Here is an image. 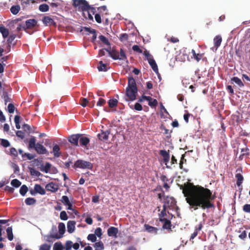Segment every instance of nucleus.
<instances>
[{"instance_id":"54","label":"nucleus","mask_w":250,"mask_h":250,"mask_svg":"<svg viewBox=\"0 0 250 250\" xmlns=\"http://www.w3.org/2000/svg\"><path fill=\"white\" fill-rule=\"evenodd\" d=\"M95 234L98 237H101L102 235V230L101 228H97L95 230Z\"/></svg>"},{"instance_id":"51","label":"nucleus","mask_w":250,"mask_h":250,"mask_svg":"<svg viewBox=\"0 0 250 250\" xmlns=\"http://www.w3.org/2000/svg\"><path fill=\"white\" fill-rule=\"evenodd\" d=\"M60 218L62 220H66L68 219L67 215L65 211H62L60 213Z\"/></svg>"},{"instance_id":"20","label":"nucleus","mask_w":250,"mask_h":250,"mask_svg":"<svg viewBox=\"0 0 250 250\" xmlns=\"http://www.w3.org/2000/svg\"><path fill=\"white\" fill-rule=\"evenodd\" d=\"M191 53L192 54L191 58L196 60L197 62H199L204 56V53H196L194 49L191 50Z\"/></svg>"},{"instance_id":"59","label":"nucleus","mask_w":250,"mask_h":250,"mask_svg":"<svg viewBox=\"0 0 250 250\" xmlns=\"http://www.w3.org/2000/svg\"><path fill=\"white\" fill-rule=\"evenodd\" d=\"M241 154L239 156V159L240 160H242L243 158V156L245 155H248V153L247 152V148H243L241 149Z\"/></svg>"},{"instance_id":"4","label":"nucleus","mask_w":250,"mask_h":250,"mask_svg":"<svg viewBox=\"0 0 250 250\" xmlns=\"http://www.w3.org/2000/svg\"><path fill=\"white\" fill-rule=\"evenodd\" d=\"M72 5L79 11L83 12L84 17L86 15V11L88 10L90 5L85 0H72Z\"/></svg>"},{"instance_id":"14","label":"nucleus","mask_w":250,"mask_h":250,"mask_svg":"<svg viewBox=\"0 0 250 250\" xmlns=\"http://www.w3.org/2000/svg\"><path fill=\"white\" fill-rule=\"evenodd\" d=\"M81 136V134H74L70 136L68 138V141L71 144L78 146V141L80 137Z\"/></svg>"},{"instance_id":"21","label":"nucleus","mask_w":250,"mask_h":250,"mask_svg":"<svg viewBox=\"0 0 250 250\" xmlns=\"http://www.w3.org/2000/svg\"><path fill=\"white\" fill-rule=\"evenodd\" d=\"M148 62L154 72L159 74L158 66L155 60L152 58H149L148 59Z\"/></svg>"},{"instance_id":"48","label":"nucleus","mask_w":250,"mask_h":250,"mask_svg":"<svg viewBox=\"0 0 250 250\" xmlns=\"http://www.w3.org/2000/svg\"><path fill=\"white\" fill-rule=\"evenodd\" d=\"M51 245L47 244H43L40 246L39 250H50Z\"/></svg>"},{"instance_id":"53","label":"nucleus","mask_w":250,"mask_h":250,"mask_svg":"<svg viewBox=\"0 0 250 250\" xmlns=\"http://www.w3.org/2000/svg\"><path fill=\"white\" fill-rule=\"evenodd\" d=\"M144 100H146V101H150L151 100V97L150 96L142 95L141 98L139 99L138 102L140 103H142L144 102Z\"/></svg>"},{"instance_id":"56","label":"nucleus","mask_w":250,"mask_h":250,"mask_svg":"<svg viewBox=\"0 0 250 250\" xmlns=\"http://www.w3.org/2000/svg\"><path fill=\"white\" fill-rule=\"evenodd\" d=\"M163 208L162 211L159 214V218H164V217L167 215L166 211H167V208H165V207H163Z\"/></svg>"},{"instance_id":"13","label":"nucleus","mask_w":250,"mask_h":250,"mask_svg":"<svg viewBox=\"0 0 250 250\" xmlns=\"http://www.w3.org/2000/svg\"><path fill=\"white\" fill-rule=\"evenodd\" d=\"M42 21L45 26L53 25L55 27L57 26L56 22L49 16H44Z\"/></svg>"},{"instance_id":"34","label":"nucleus","mask_w":250,"mask_h":250,"mask_svg":"<svg viewBox=\"0 0 250 250\" xmlns=\"http://www.w3.org/2000/svg\"><path fill=\"white\" fill-rule=\"evenodd\" d=\"M95 250H104V245L103 243L100 241L98 242H96L93 245Z\"/></svg>"},{"instance_id":"17","label":"nucleus","mask_w":250,"mask_h":250,"mask_svg":"<svg viewBox=\"0 0 250 250\" xmlns=\"http://www.w3.org/2000/svg\"><path fill=\"white\" fill-rule=\"evenodd\" d=\"M159 154L163 156L164 162L167 165V163L169 161L170 158L169 150L167 151L166 150H161L159 152Z\"/></svg>"},{"instance_id":"45","label":"nucleus","mask_w":250,"mask_h":250,"mask_svg":"<svg viewBox=\"0 0 250 250\" xmlns=\"http://www.w3.org/2000/svg\"><path fill=\"white\" fill-rule=\"evenodd\" d=\"M63 246L61 242H56L53 246V250H62Z\"/></svg>"},{"instance_id":"3","label":"nucleus","mask_w":250,"mask_h":250,"mask_svg":"<svg viewBox=\"0 0 250 250\" xmlns=\"http://www.w3.org/2000/svg\"><path fill=\"white\" fill-rule=\"evenodd\" d=\"M36 143V139L35 137H31L28 141V146L29 149H35L37 153L39 154H47L48 153V151L46 148L42 144Z\"/></svg>"},{"instance_id":"46","label":"nucleus","mask_w":250,"mask_h":250,"mask_svg":"<svg viewBox=\"0 0 250 250\" xmlns=\"http://www.w3.org/2000/svg\"><path fill=\"white\" fill-rule=\"evenodd\" d=\"M119 38L121 42L126 41L128 39V35L126 33H123L120 34Z\"/></svg>"},{"instance_id":"47","label":"nucleus","mask_w":250,"mask_h":250,"mask_svg":"<svg viewBox=\"0 0 250 250\" xmlns=\"http://www.w3.org/2000/svg\"><path fill=\"white\" fill-rule=\"evenodd\" d=\"M0 144L4 147H7L10 146L9 142L7 140L4 139H1Z\"/></svg>"},{"instance_id":"52","label":"nucleus","mask_w":250,"mask_h":250,"mask_svg":"<svg viewBox=\"0 0 250 250\" xmlns=\"http://www.w3.org/2000/svg\"><path fill=\"white\" fill-rule=\"evenodd\" d=\"M15 108V107L13 104L10 103L8 105L7 109H8V111L9 113H14Z\"/></svg>"},{"instance_id":"11","label":"nucleus","mask_w":250,"mask_h":250,"mask_svg":"<svg viewBox=\"0 0 250 250\" xmlns=\"http://www.w3.org/2000/svg\"><path fill=\"white\" fill-rule=\"evenodd\" d=\"M96 12V8L91 5L87 11H86V15L84 16V18L90 21H93V15L95 14Z\"/></svg>"},{"instance_id":"62","label":"nucleus","mask_w":250,"mask_h":250,"mask_svg":"<svg viewBox=\"0 0 250 250\" xmlns=\"http://www.w3.org/2000/svg\"><path fill=\"white\" fill-rule=\"evenodd\" d=\"M11 155L17 157L18 156V152L16 149L14 147H11L10 150Z\"/></svg>"},{"instance_id":"32","label":"nucleus","mask_w":250,"mask_h":250,"mask_svg":"<svg viewBox=\"0 0 250 250\" xmlns=\"http://www.w3.org/2000/svg\"><path fill=\"white\" fill-rule=\"evenodd\" d=\"M17 35L15 34H12L8 37L7 42L8 44V47H9V51H10L11 46L12 43V42L15 39Z\"/></svg>"},{"instance_id":"7","label":"nucleus","mask_w":250,"mask_h":250,"mask_svg":"<svg viewBox=\"0 0 250 250\" xmlns=\"http://www.w3.org/2000/svg\"><path fill=\"white\" fill-rule=\"evenodd\" d=\"M11 92V88L9 86H6L5 88L3 89L2 95L1 96L3 99L5 104L7 103L12 102V99L10 98V94L9 93Z\"/></svg>"},{"instance_id":"38","label":"nucleus","mask_w":250,"mask_h":250,"mask_svg":"<svg viewBox=\"0 0 250 250\" xmlns=\"http://www.w3.org/2000/svg\"><path fill=\"white\" fill-rule=\"evenodd\" d=\"M49 7L48 5L44 3L40 5L39 7L40 11L42 12H45L49 10Z\"/></svg>"},{"instance_id":"29","label":"nucleus","mask_w":250,"mask_h":250,"mask_svg":"<svg viewBox=\"0 0 250 250\" xmlns=\"http://www.w3.org/2000/svg\"><path fill=\"white\" fill-rule=\"evenodd\" d=\"M34 188L37 193L41 195H44L45 194V189L39 184H35Z\"/></svg>"},{"instance_id":"23","label":"nucleus","mask_w":250,"mask_h":250,"mask_svg":"<svg viewBox=\"0 0 250 250\" xmlns=\"http://www.w3.org/2000/svg\"><path fill=\"white\" fill-rule=\"evenodd\" d=\"M52 153L53 154L54 157L58 158L60 156L61 152L58 145L56 144L53 146Z\"/></svg>"},{"instance_id":"30","label":"nucleus","mask_w":250,"mask_h":250,"mask_svg":"<svg viewBox=\"0 0 250 250\" xmlns=\"http://www.w3.org/2000/svg\"><path fill=\"white\" fill-rule=\"evenodd\" d=\"M97 68L99 71H107L108 68L107 65L104 63L103 61H100L99 62V65L97 66Z\"/></svg>"},{"instance_id":"49","label":"nucleus","mask_w":250,"mask_h":250,"mask_svg":"<svg viewBox=\"0 0 250 250\" xmlns=\"http://www.w3.org/2000/svg\"><path fill=\"white\" fill-rule=\"evenodd\" d=\"M61 201L65 206L70 203L68 197L67 196L65 195L62 196Z\"/></svg>"},{"instance_id":"8","label":"nucleus","mask_w":250,"mask_h":250,"mask_svg":"<svg viewBox=\"0 0 250 250\" xmlns=\"http://www.w3.org/2000/svg\"><path fill=\"white\" fill-rule=\"evenodd\" d=\"M176 202L172 197L167 196L164 198V205L163 207L168 208H173L176 205Z\"/></svg>"},{"instance_id":"16","label":"nucleus","mask_w":250,"mask_h":250,"mask_svg":"<svg viewBox=\"0 0 250 250\" xmlns=\"http://www.w3.org/2000/svg\"><path fill=\"white\" fill-rule=\"evenodd\" d=\"M110 133V131L109 130H106L105 131H102L101 133L98 134V138L100 141H107L108 139V136Z\"/></svg>"},{"instance_id":"9","label":"nucleus","mask_w":250,"mask_h":250,"mask_svg":"<svg viewBox=\"0 0 250 250\" xmlns=\"http://www.w3.org/2000/svg\"><path fill=\"white\" fill-rule=\"evenodd\" d=\"M59 232L60 235L57 234L52 235L50 237L54 238L56 239H60L62 237L63 234L64 233L65 231V226L63 223H60L58 226Z\"/></svg>"},{"instance_id":"61","label":"nucleus","mask_w":250,"mask_h":250,"mask_svg":"<svg viewBox=\"0 0 250 250\" xmlns=\"http://www.w3.org/2000/svg\"><path fill=\"white\" fill-rule=\"evenodd\" d=\"M16 135L21 138V139H23L24 138V134L23 132L21 130H18L16 132Z\"/></svg>"},{"instance_id":"57","label":"nucleus","mask_w":250,"mask_h":250,"mask_svg":"<svg viewBox=\"0 0 250 250\" xmlns=\"http://www.w3.org/2000/svg\"><path fill=\"white\" fill-rule=\"evenodd\" d=\"M72 242L71 241H67L65 243V250H70L72 247Z\"/></svg>"},{"instance_id":"36","label":"nucleus","mask_w":250,"mask_h":250,"mask_svg":"<svg viewBox=\"0 0 250 250\" xmlns=\"http://www.w3.org/2000/svg\"><path fill=\"white\" fill-rule=\"evenodd\" d=\"M6 233L9 240L12 241L13 239V234L12 232V228L11 227H8L6 229Z\"/></svg>"},{"instance_id":"37","label":"nucleus","mask_w":250,"mask_h":250,"mask_svg":"<svg viewBox=\"0 0 250 250\" xmlns=\"http://www.w3.org/2000/svg\"><path fill=\"white\" fill-rule=\"evenodd\" d=\"M20 9H21V7H20V5H14V6H12L11 7L10 11L13 14L16 15L19 13Z\"/></svg>"},{"instance_id":"58","label":"nucleus","mask_w":250,"mask_h":250,"mask_svg":"<svg viewBox=\"0 0 250 250\" xmlns=\"http://www.w3.org/2000/svg\"><path fill=\"white\" fill-rule=\"evenodd\" d=\"M30 172L32 175H35L37 177L41 175V173L39 171L33 168L31 170Z\"/></svg>"},{"instance_id":"40","label":"nucleus","mask_w":250,"mask_h":250,"mask_svg":"<svg viewBox=\"0 0 250 250\" xmlns=\"http://www.w3.org/2000/svg\"><path fill=\"white\" fill-rule=\"evenodd\" d=\"M25 203L27 205H32L36 203V200L33 198L28 197L25 199Z\"/></svg>"},{"instance_id":"12","label":"nucleus","mask_w":250,"mask_h":250,"mask_svg":"<svg viewBox=\"0 0 250 250\" xmlns=\"http://www.w3.org/2000/svg\"><path fill=\"white\" fill-rule=\"evenodd\" d=\"M38 22L35 19H29L25 21L26 30L29 29H33L38 24Z\"/></svg>"},{"instance_id":"35","label":"nucleus","mask_w":250,"mask_h":250,"mask_svg":"<svg viewBox=\"0 0 250 250\" xmlns=\"http://www.w3.org/2000/svg\"><path fill=\"white\" fill-rule=\"evenodd\" d=\"M118 103V101L116 99H110L108 102L109 107L110 108L116 107L117 106Z\"/></svg>"},{"instance_id":"60","label":"nucleus","mask_w":250,"mask_h":250,"mask_svg":"<svg viewBox=\"0 0 250 250\" xmlns=\"http://www.w3.org/2000/svg\"><path fill=\"white\" fill-rule=\"evenodd\" d=\"M243 209L245 212L250 213V204H245L244 205Z\"/></svg>"},{"instance_id":"33","label":"nucleus","mask_w":250,"mask_h":250,"mask_svg":"<svg viewBox=\"0 0 250 250\" xmlns=\"http://www.w3.org/2000/svg\"><path fill=\"white\" fill-rule=\"evenodd\" d=\"M80 143L81 146H86L89 143V139L86 137H83L81 135L79 139Z\"/></svg>"},{"instance_id":"39","label":"nucleus","mask_w":250,"mask_h":250,"mask_svg":"<svg viewBox=\"0 0 250 250\" xmlns=\"http://www.w3.org/2000/svg\"><path fill=\"white\" fill-rule=\"evenodd\" d=\"M99 38L100 39V40L104 44L106 45H108V46H110V43L108 41V40L107 39V38H106L105 36H103V35H100L99 37Z\"/></svg>"},{"instance_id":"43","label":"nucleus","mask_w":250,"mask_h":250,"mask_svg":"<svg viewBox=\"0 0 250 250\" xmlns=\"http://www.w3.org/2000/svg\"><path fill=\"white\" fill-rule=\"evenodd\" d=\"M148 102V105L151 107H155L158 104V101L156 99L151 98V100L147 101Z\"/></svg>"},{"instance_id":"24","label":"nucleus","mask_w":250,"mask_h":250,"mask_svg":"<svg viewBox=\"0 0 250 250\" xmlns=\"http://www.w3.org/2000/svg\"><path fill=\"white\" fill-rule=\"evenodd\" d=\"M230 83L233 84L236 83L239 87H242L244 86V83L239 78L237 77H234L230 80Z\"/></svg>"},{"instance_id":"41","label":"nucleus","mask_w":250,"mask_h":250,"mask_svg":"<svg viewBox=\"0 0 250 250\" xmlns=\"http://www.w3.org/2000/svg\"><path fill=\"white\" fill-rule=\"evenodd\" d=\"M27 191H28L27 187L25 185H23L22 186H21V187L20 188V193L22 196H24L25 195V194L26 193V192H27Z\"/></svg>"},{"instance_id":"50","label":"nucleus","mask_w":250,"mask_h":250,"mask_svg":"<svg viewBox=\"0 0 250 250\" xmlns=\"http://www.w3.org/2000/svg\"><path fill=\"white\" fill-rule=\"evenodd\" d=\"M87 239L92 242H95L97 240L96 236L95 234H89L87 237Z\"/></svg>"},{"instance_id":"28","label":"nucleus","mask_w":250,"mask_h":250,"mask_svg":"<svg viewBox=\"0 0 250 250\" xmlns=\"http://www.w3.org/2000/svg\"><path fill=\"white\" fill-rule=\"evenodd\" d=\"M51 164L49 162H46L44 166L42 165L40 169L42 171L47 173L51 169Z\"/></svg>"},{"instance_id":"2","label":"nucleus","mask_w":250,"mask_h":250,"mask_svg":"<svg viewBox=\"0 0 250 250\" xmlns=\"http://www.w3.org/2000/svg\"><path fill=\"white\" fill-rule=\"evenodd\" d=\"M138 88L135 79L132 77L128 78L127 86L126 88L125 96L127 97L126 101H134L136 99Z\"/></svg>"},{"instance_id":"31","label":"nucleus","mask_w":250,"mask_h":250,"mask_svg":"<svg viewBox=\"0 0 250 250\" xmlns=\"http://www.w3.org/2000/svg\"><path fill=\"white\" fill-rule=\"evenodd\" d=\"M235 177L237 179L236 185L238 187L241 186L244 180L243 176L241 173H237L235 175Z\"/></svg>"},{"instance_id":"6","label":"nucleus","mask_w":250,"mask_h":250,"mask_svg":"<svg viewBox=\"0 0 250 250\" xmlns=\"http://www.w3.org/2000/svg\"><path fill=\"white\" fill-rule=\"evenodd\" d=\"M74 167H75L83 169L87 168L89 169H92L93 168V164L89 162L82 160H79L75 162Z\"/></svg>"},{"instance_id":"42","label":"nucleus","mask_w":250,"mask_h":250,"mask_svg":"<svg viewBox=\"0 0 250 250\" xmlns=\"http://www.w3.org/2000/svg\"><path fill=\"white\" fill-rule=\"evenodd\" d=\"M21 182L18 179H15L11 181V185L15 188H18L21 185Z\"/></svg>"},{"instance_id":"10","label":"nucleus","mask_w":250,"mask_h":250,"mask_svg":"<svg viewBox=\"0 0 250 250\" xmlns=\"http://www.w3.org/2000/svg\"><path fill=\"white\" fill-rule=\"evenodd\" d=\"M159 221L161 222L164 223L163 225L162 226L163 229H167L168 232H170L172 231L171 229L172 225L169 220H168L167 218H159Z\"/></svg>"},{"instance_id":"55","label":"nucleus","mask_w":250,"mask_h":250,"mask_svg":"<svg viewBox=\"0 0 250 250\" xmlns=\"http://www.w3.org/2000/svg\"><path fill=\"white\" fill-rule=\"evenodd\" d=\"M132 50L135 52H136L140 53V54L143 53V50L141 49H140L139 46L137 45H134L132 46Z\"/></svg>"},{"instance_id":"18","label":"nucleus","mask_w":250,"mask_h":250,"mask_svg":"<svg viewBox=\"0 0 250 250\" xmlns=\"http://www.w3.org/2000/svg\"><path fill=\"white\" fill-rule=\"evenodd\" d=\"M118 233V229L117 228L111 227L107 230V234L110 237L116 238L117 237Z\"/></svg>"},{"instance_id":"1","label":"nucleus","mask_w":250,"mask_h":250,"mask_svg":"<svg viewBox=\"0 0 250 250\" xmlns=\"http://www.w3.org/2000/svg\"><path fill=\"white\" fill-rule=\"evenodd\" d=\"M180 188L190 208L194 210L199 208L205 210L214 207L215 197L208 188L189 182L181 185Z\"/></svg>"},{"instance_id":"63","label":"nucleus","mask_w":250,"mask_h":250,"mask_svg":"<svg viewBox=\"0 0 250 250\" xmlns=\"http://www.w3.org/2000/svg\"><path fill=\"white\" fill-rule=\"evenodd\" d=\"M106 103V101L104 99L100 98L98 102L97 103V106L104 105Z\"/></svg>"},{"instance_id":"22","label":"nucleus","mask_w":250,"mask_h":250,"mask_svg":"<svg viewBox=\"0 0 250 250\" xmlns=\"http://www.w3.org/2000/svg\"><path fill=\"white\" fill-rule=\"evenodd\" d=\"M75 224L76 222L74 221H69L67 222V231L69 233H71L74 231L75 229Z\"/></svg>"},{"instance_id":"5","label":"nucleus","mask_w":250,"mask_h":250,"mask_svg":"<svg viewBox=\"0 0 250 250\" xmlns=\"http://www.w3.org/2000/svg\"><path fill=\"white\" fill-rule=\"evenodd\" d=\"M105 50L113 60H125L127 59L125 52L122 48L120 49V53L118 51L114 49L112 50L105 49Z\"/></svg>"},{"instance_id":"19","label":"nucleus","mask_w":250,"mask_h":250,"mask_svg":"<svg viewBox=\"0 0 250 250\" xmlns=\"http://www.w3.org/2000/svg\"><path fill=\"white\" fill-rule=\"evenodd\" d=\"M222 41V37L220 35L216 36L213 39L214 47L215 50L220 46Z\"/></svg>"},{"instance_id":"27","label":"nucleus","mask_w":250,"mask_h":250,"mask_svg":"<svg viewBox=\"0 0 250 250\" xmlns=\"http://www.w3.org/2000/svg\"><path fill=\"white\" fill-rule=\"evenodd\" d=\"M144 227L149 232L156 234L158 229L157 228L151 226L148 224H145Z\"/></svg>"},{"instance_id":"44","label":"nucleus","mask_w":250,"mask_h":250,"mask_svg":"<svg viewBox=\"0 0 250 250\" xmlns=\"http://www.w3.org/2000/svg\"><path fill=\"white\" fill-rule=\"evenodd\" d=\"M89 103V101L87 99L82 98L80 99V104L83 106V107H85L87 106Z\"/></svg>"},{"instance_id":"26","label":"nucleus","mask_w":250,"mask_h":250,"mask_svg":"<svg viewBox=\"0 0 250 250\" xmlns=\"http://www.w3.org/2000/svg\"><path fill=\"white\" fill-rule=\"evenodd\" d=\"M22 128L24 131L29 134L34 132L36 128L34 126H31L28 124H24L22 125Z\"/></svg>"},{"instance_id":"64","label":"nucleus","mask_w":250,"mask_h":250,"mask_svg":"<svg viewBox=\"0 0 250 250\" xmlns=\"http://www.w3.org/2000/svg\"><path fill=\"white\" fill-rule=\"evenodd\" d=\"M134 109L137 111H141L143 109V107L140 104L136 103L134 105Z\"/></svg>"},{"instance_id":"15","label":"nucleus","mask_w":250,"mask_h":250,"mask_svg":"<svg viewBox=\"0 0 250 250\" xmlns=\"http://www.w3.org/2000/svg\"><path fill=\"white\" fill-rule=\"evenodd\" d=\"M45 188L47 190L52 192H56L59 189L58 185L53 182L47 184L45 186Z\"/></svg>"},{"instance_id":"25","label":"nucleus","mask_w":250,"mask_h":250,"mask_svg":"<svg viewBox=\"0 0 250 250\" xmlns=\"http://www.w3.org/2000/svg\"><path fill=\"white\" fill-rule=\"evenodd\" d=\"M0 32L4 39L7 38L9 34V30L3 25H0Z\"/></svg>"}]
</instances>
